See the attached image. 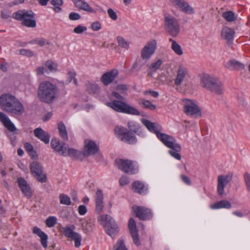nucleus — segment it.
Returning <instances> with one entry per match:
<instances>
[{
    "label": "nucleus",
    "mask_w": 250,
    "mask_h": 250,
    "mask_svg": "<svg viewBox=\"0 0 250 250\" xmlns=\"http://www.w3.org/2000/svg\"><path fill=\"white\" fill-rule=\"evenodd\" d=\"M202 86L212 92L221 95L223 92L221 82L216 77L208 74H203L201 79Z\"/></svg>",
    "instance_id": "7ed1b4c3"
},
{
    "label": "nucleus",
    "mask_w": 250,
    "mask_h": 250,
    "mask_svg": "<svg viewBox=\"0 0 250 250\" xmlns=\"http://www.w3.org/2000/svg\"><path fill=\"white\" fill-rule=\"evenodd\" d=\"M23 25L28 27H35L36 26V22L35 20V18H30L28 20H24V21L22 22Z\"/></svg>",
    "instance_id": "37998d69"
},
{
    "label": "nucleus",
    "mask_w": 250,
    "mask_h": 250,
    "mask_svg": "<svg viewBox=\"0 0 250 250\" xmlns=\"http://www.w3.org/2000/svg\"><path fill=\"white\" fill-rule=\"evenodd\" d=\"M117 40L118 45L120 47L124 48L125 49H128L129 47V44L126 41H125L124 38L121 36H118L117 38Z\"/></svg>",
    "instance_id": "a19ab883"
},
{
    "label": "nucleus",
    "mask_w": 250,
    "mask_h": 250,
    "mask_svg": "<svg viewBox=\"0 0 250 250\" xmlns=\"http://www.w3.org/2000/svg\"><path fill=\"white\" fill-rule=\"evenodd\" d=\"M81 16L77 13L71 12L69 15V18L70 20L75 21L80 19Z\"/></svg>",
    "instance_id": "4d7b16f0"
},
{
    "label": "nucleus",
    "mask_w": 250,
    "mask_h": 250,
    "mask_svg": "<svg viewBox=\"0 0 250 250\" xmlns=\"http://www.w3.org/2000/svg\"><path fill=\"white\" fill-rule=\"evenodd\" d=\"M0 121L9 131L14 132L16 130L14 124L10 121L8 116L1 112H0Z\"/></svg>",
    "instance_id": "b1692460"
},
{
    "label": "nucleus",
    "mask_w": 250,
    "mask_h": 250,
    "mask_svg": "<svg viewBox=\"0 0 250 250\" xmlns=\"http://www.w3.org/2000/svg\"><path fill=\"white\" fill-rule=\"evenodd\" d=\"M58 129L60 137L63 141H67L68 140L67 132L64 124L60 122L58 125Z\"/></svg>",
    "instance_id": "473e14b6"
},
{
    "label": "nucleus",
    "mask_w": 250,
    "mask_h": 250,
    "mask_svg": "<svg viewBox=\"0 0 250 250\" xmlns=\"http://www.w3.org/2000/svg\"><path fill=\"white\" fill-rule=\"evenodd\" d=\"M132 189L136 192L143 194L147 190L144 184L139 181L134 182L132 185Z\"/></svg>",
    "instance_id": "2f4dec72"
},
{
    "label": "nucleus",
    "mask_w": 250,
    "mask_h": 250,
    "mask_svg": "<svg viewBox=\"0 0 250 250\" xmlns=\"http://www.w3.org/2000/svg\"><path fill=\"white\" fill-rule=\"evenodd\" d=\"M184 112L188 116L197 118L201 117V112L199 106L193 101L189 99L183 100Z\"/></svg>",
    "instance_id": "f8f14e48"
},
{
    "label": "nucleus",
    "mask_w": 250,
    "mask_h": 250,
    "mask_svg": "<svg viewBox=\"0 0 250 250\" xmlns=\"http://www.w3.org/2000/svg\"><path fill=\"white\" fill-rule=\"evenodd\" d=\"M188 76V70L183 65H180L177 71V76L174 80L176 86H180Z\"/></svg>",
    "instance_id": "412c9836"
},
{
    "label": "nucleus",
    "mask_w": 250,
    "mask_h": 250,
    "mask_svg": "<svg viewBox=\"0 0 250 250\" xmlns=\"http://www.w3.org/2000/svg\"><path fill=\"white\" fill-rule=\"evenodd\" d=\"M231 208V205L227 200H223L217 202L210 206V208L212 209H218L221 208L229 209Z\"/></svg>",
    "instance_id": "7c9ffc66"
},
{
    "label": "nucleus",
    "mask_w": 250,
    "mask_h": 250,
    "mask_svg": "<svg viewBox=\"0 0 250 250\" xmlns=\"http://www.w3.org/2000/svg\"><path fill=\"white\" fill-rule=\"evenodd\" d=\"M24 148L26 151L29 152H32L34 154L35 153V151L34 150L33 147L32 145H31L30 144L28 143H26L24 144Z\"/></svg>",
    "instance_id": "bf43d9fd"
},
{
    "label": "nucleus",
    "mask_w": 250,
    "mask_h": 250,
    "mask_svg": "<svg viewBox=\"0 0 250 250\" xmlns=\"http://www.w3.org/2000/svg\"><path fill=\"white\" fill-rule=\"evenodd\" d=\"M102 28L101 23L98 21H95L91 24L90 28L94 31H98Z\"/></svg>",
    "instance_id": "de8ad7c7"
},
{
    "label": "nucleus",
    "mask_w": 250,
    "mask_h": 250,
    "mask_svg": "<svg viewBox=\"0 0 250 250\" xmlns=\"http://www.w3.org/2000/svg\"><path fill=\"white\" fill-rule=\"evenodd\" d=\"M107 13L109 17L113 21H116L118 19L116 13L111 8H108L107 10Z\"/></svg>",
    "instance_id": "8fccbe9b"
},
{
    "label": "nucleus",
    "mask_w": 250,
    "mask_h": 250,
    "mask_svg": "<svg viewBox=\"0 0 250 250\" xmlns=\"http://www.w3.org/2000/svg\"><path fill=\"white\" fill-rule=\"evenodd\" d=\"M171 44V49L178 55L181 56L183 54V50L180 44L177 42H173Z\"/></svg>",
    "instance_id": "58836bf2"
},
{
    "label": "nucleus",
    "mask_w": 250,
    "mask_h": 250,
    "mask_svg": "<svg viewBox=\"0 0 250 250\" xmlns=\"http://www.w3.org/2000/svg\"><path fill=\"white\" fill-rule=\"evenodd\" d=\"M30 43H37L41 46H43L45 45H52V43L49 41L44 39H36L30 42Z\"/></svg>",
    "instance_id": "f704fd0d"
},
{
    "label": "nucleus",
    "mask_w": 250,
    "mask_h": 250,
    "mask_svg": "<svg viewBox=\"0 0 250 250\" xmlns=\"http://www.w3.org/2000/svg\"><path fill=\"white\" fill-rule=\"evenodd\" d=\"M30 169L38 181L41 183H44L46 180V176L42 173V167L37 162H33L30 164Z\"/></svg>",
    "instance_id": "4468645a"
},
{
    "label": "nucleus",
    "mask_w": 250,
    "mask_h": 250,
    "mask_svg": "<svg viewBox=\"0 0 250 250\" xmlns=\"http://www.w3.org/2000/svg\"><path fill=\"white\" fill-rule=\"evenodd\" d=\"M165 23L166 32L174 37L177 36L180 30L177 20L170 15H166Z\"/></svg>",
    "instance_id": "6e6552de"
},
{
    "label": "nucleus",
    "mask_w": 250,
    "mask_h": 250,
    "mask_svg": "<svg viewBox=\"0 0 250 250\" xmlns=\"http://www.w3.org/2000/svg\"><path fill=\"white\" fill-rule=\"evenodd\" d=\"M59 89L52 83L45 81L42 82L38 90V96L40 100L46 104L53 103L57 98Z\"/></svg>",
    "instance_id": "f257e3e1"
},
{
    "label": "nucleus",
    "mask_w": 250,
    "mask_h": 250,
    "mask_svg": "<svg viewBox=\"0 0 250 250\" xmlns=\"http://www.w3.org/2000/svg\"><path fill=\"white\" fill-rule=\"evenodd\" d=\"M117 89L121 92H124L128 89V86L126 84H121L117 86Z\"/></svg>",
    "instance_id": "e2e57ef3"
},
{
    "label": "nucleus",
    "mask_w": 250,
    "mask_h": 250,
    "mask_svg": "<svg viewBox=\"0 0 250 250\" xmlns=\"http://www.w3.org/2000/svg\"><path fill=\"white\" fill-rule=\"evenodd\" d=\"M45 66L50 72H55L57 70V65L51 61H46L45 63Z\"/></svg>",
    "instance_id": "a18cd8bd"
},
{
    "label": "nucleus",
    "mask_w": 250,
    "mask_h": 250,
    "mask_svg": "<svg viewBox=\"0 0 250 250\" xmlns=\"http://www.w3.org/2000/svg\"><path fill=\"white\" fill-rule=\"evenodd\" d=\"M118 74L117 69H112L110 71L104 73L101 78V82L105 85H107L112 83Z\"/></svg>",
    "instance_id": "4be33fe9"
},
{
    "label": "nucleus",
    "mask_w": 250,
    "mask_h": 250,
    "mask_svg": "<svg viewBox=\"0 0 250 250\" xmlns=\"http://www.w3.org/2000/svg\"><path fill=\"white\" fill-rule=\"evenodd\" d=\"M133 209L136 216L140 220H148L152 216V213L148 208L143 207H134Z\"/></svg>",
    "instance_id": "a211bd4d"
},
{
    "label": "nucleus",
    "mask_w": 250,
    "mask_h": 250,
    "mask_svg": "<svg viewBox=\"0 0 250 250\" xmlns=\"http://www.w3.org/2000/svg\"><path fill=\"white\" fill-rule=\"evenodd\" d=\"M33 232L40 238V242L44 248L46 249L47 247L48 236L47 234L37 227L33 228Z\"/></svg>",
    "instance_id": "bb28decb"
},
{
    "label": "nucleus",
    "mask_w": 250,
    "mask_h": 250,
    "mask_svg": "<svg viewBox=\"0 0 250 250\" xmlns=\"http://www.w3.org/2000/svg\"><path fill=\"white\" fill-rule=\"evenodd\" d=\"M87 30V27L79 25L73 29V32L76 34H82Z\"/></svg>",
    "instance_id": "3c124183"
},
{
    "label": "nucleus",
    "mask_w": 250,
    "mask_h": 250,
    "mask_svg": "<svg viewBox=\"0 0 250 250\" xmlns=\"http://www.w3.org/2000/svg\"><path fill=\"white\" fill-rule=\"evenodd\" d=\"M96 204V208H95V211L97 213H100L102 212L104 205H103V201L101 202H95Z\"/></svg>",
    "instance_id": "5fc2aeb1"
},
{
    "label": "nucleus",
    "mask_w": 250,
    "mask_h": 250,
    "mask_svg": "<svg viewBox=\"0 0 250 250\" xmlns=\"http://www.w3.org/2000/svg\"><path fill=\"white\" fill-rule=\"evenodd\" d=\"M19 52L21 55L28 57H32L34 55V52L32 51L26 49H21L20 50Z\"/></svg>",
    "instance_id": "09e8293b"
},
{
    "label": "nucleus",
    "mask_w": 250,
    "mask_h": 250,
    "mask_svg": "<svg viewBox=\"0 0 250 250\" xmlns=\"http://www.w3.org/2000/svg\"><path fill=\"white\" fill-rule=\"evenodd\" d=\"M169 4L188 14L194 13V9L184 0H169Z\"/></svg>",
    "instance_id": "2eb2a0df"
},
{
    "label": "nucleus",
    "mask_w": 250,
    "mask_h": 250,
    "mask_svg": "<svg viewBox=\"0 0 250 250\" xmlns=\"http://www.w3.org/2000/svg\"><path fill=\"white\" fill-rule=\"evenodd\" d=\"M112 95L115 98L118 99L119 100H124L123 97L116 92H113L112 93Z\"/></svg>",
    "instance_id": "774afa93"
},
{
    "label": "nucleus",
    "mask_w": 250,
    "mask_h": 250,
    "mask_svg": "<svg viewBox=\"0 0 250 250\" xmlns=\"http://www.w3.org/2000/svg\"><path fill=\"white\" fill-rule=\"evenodd\" d=\"M181 178L183 182L188 185H190L191 184L190 179L185 175H181Z\"/></svg>",
    "instance_id": "0e129e2a"
},
{
    "label": "nucleus",
    "mask_w": 250,
    "mask_h": 250,
    "mask_svg": "<svg viewBox=\"0 0 250 250\" xmlns=\"http://www.w3.org/2000/svg\"><path fill=\"white\" fill-rule=\"evenodd\" d=\"M98 221L104 229L106 233L111 237L119 232V228L115 220L108 215H102L98 217Z\"/></svg>",
    "instance_id": "39448f33"
},
{
    "label": "nucleus",
    "mask_w": 250,
    "mask_h": 250,
    "mask_svg": "<svg viewBox=\"0 0 250 250\" xmlns=\"http://www.w3.org/2000/svg\"><path fill=\"white\" fill-rule=\"evenodd\" d=\"M0 105L3 110L11 114L20 115L23 113L22 104L9 94H4L0 97Z\"/></svg>",
    "instance_id": "f03ea898"
},
{
    "label": "nucleus",
    "mask_w": 250,
    "mask_h": 250,
    "mask_svg": "<svg viewBox=\"0 0 250 250\" xmlns=\"http://www.w3.org/2000/svg\"><path fill=\"white\" fill-rule=\"evenodd\" d=\"M148 94H150L152 95V96L155 98L158 97L159 95L158 92L152 90L146 91L144 92V94L146 95Z\"/></svg>",
    "instance_id": "69168bd1"
},
{
    "label": "nucleus",
    "mask_w": 250,
    "mask_h": 250,
    "mask_svg": "<svg viewBox=\"0 0 250 250\" xmlns=\"http://www.w3.org/2000/svg\"><path fill=\"white\" fill-rule=\"evenodd\" d=\"M51 146L56 152L64 157L69 156L77 159L82 155L80 151L74 148H69L68 145L63 142H60L57 139L52 140Z\"/></svg>",
    "instance_id": "20e7f679"
},
{
    "label": "nucleus",
    "mask_w": 250,
    "mask_h": 250,
    "mask_svg": "<svg viewBox=\"0 0 250 250\" xmlns=\"http://www.w3.org/2000/svg\"><path fill=\"white\" fill-rule=\"evenodd\" d=\"M104 196L102 190L98 189L95 195V202L103 201Z\"/></svg>",
    "instance_id": "603ef678"
},
{
    "label": "nucleus",
    "mask_w": 250,
    "mask_h": 250,
    "mask_svg": "<svg viewBox=\"0 0 250 250\" xmlns=\"http://www.w3.org/2000/svg\"><path fill=\"white\" fill-rule=\"evenodd\" d=\"M115 250H127L124 241L123 240H119L114 246Z\"/></svg>",
    "instance_id": "c03bdc74"
},
{
    "label": "nucleus",
    "mask_w": 250,
    "mask_h": 250,
    "mask_svg": "<svg viewBox=\"0 0 250 250\" xmlns=\"http://www.w3.org/2000/svg\"><path fill=\"white\" fill-rule=\"evenodd\" d=\"M232 177V174L231 173L218 176L217 179V192L219 195L222 196L223 195L224 188L231 180Z\"/></svg>",
    "instance_id": "f3484780"
},
{
    "label": "nucleus",
    "mask_w": 250,
    "mask_h": 250,
    "mask_svg": "<svg viewBox=\"0 0 250 250\" xmlns=\"http://www.w3.org/2000/svg\"><path fill=\"white\" fill-rule=\"evenodd\" d=\"M222 17L229 22L233 21L236 19L234 13L230 11L224 12L222 14Z\"/></svg>",
    "instance_id": "4c0bfd02"
},
{
    "label": "nucleus",
    "mask_w": 250,
    "mask_h": 250,
    "mask_svg": "<svg viewBox=\"0 0 250 250\" xmlns=\"http://www.w3.org/2000/svg\"><path fill=\"white\" fill-rule=\"evenodd\" d=\"M127 126L130 131L137 133L139 131L140 127L138 124L133 121H129L127 123Z\"/></svg>",
    "instance_id": "e433bc0d"
},
{
    "label": "nucleus",
    "mask_w": 250,
    "mask_h": 250,
    "mask_svg": "<svg viewBox=\"0 0 250 250\" xmlns=\"http://www.w3.org/2000/svg\"><path fill=\"white\" fill-rule=\"evenodd\" d=\"M87 212V208L84 205H80L78 208V212L80 215H84Z\"/></svg>",
    "instance_id": "052dcab7"
},
{
    "label": "nucleus",
    "mask_w": 250,
    "mask_h": 250,
    "mask_svg": "<svg viewBox=\"0 0 250 250\" xmlns=\"http://www.w3.org/2000/svg\"><path fill=\"white\" fill-rule=\"evenodd\" d=\"M106 104L116 112L133 115L140 114L137 109L121 101L115 100L112 102L107 103Z\"/></svg>",
    "instance_id": "423d86ee"
},
{
    "label": "nucleus",
    "mask_w": 250,
    "mask_h": 250,
    "mask_svg": "<svg viewBox=\"0 0 250 250\" xmlns=\"http://www.w3.org/2000/svg\"><path fill=\"white\" fill-rule=\"evenodd\" d=\"M157 47V42L153 40L148 42L141 51V57L144 60L149 59L155 52Z\"/></svg>",
    "instance_id": "dca6fc26"
},
{
    "label": "nucleus",
    "mask_w": 250,
    "mask_h": 250,
    "mask_svg": "<svg viewBox=\"0 0 250 250\" xmlns=\"http://www.w3.org/2000/svg\"><path fill=\"white\" fill-rule=\"evenodd\" d=\"M234 33L233 29L228 27H225L222 30L221 35L225 40L228 42L231 43L233 40Z\"/></svg>",
    "instance_id": "c756f323"
},
{
    "label": "nucleus",
    "mask_w": 250,
    "mask_h": 250,
    "mask_svg": "<svg viewBox=\"0 0 250 250\" xmlns=\"http://www.w3.org/2000/svg\"><path fill=\"white\" fill-rule=\"evenodd\" d=\"M76 227L74 225H67L65 227H61V232L66 237L74 241L75 246L79 247L81 245L82 236L78 232L74 231Z\"/></svg>",
    "instance_id": "0eeeda50"
},
{
    "label": "nucleus",
    "mask_w": 250,
    "mask_h": 250,
    "mask_svg": "<svg viewBox=\"0 0 250 250\" xmlns=\"http://www.w3.org/2000/svg\"><path fill=\"white\" fill-rule=\"evenodd\" d=\"M244 178L247 189L250 191V174L248 173H246L244 174Z\"/></svg>",
    "instance_id": "13d9d810"
},
{
    "label": "nucleus",
    "mask_w": 250,
    "mask_h": 250,
    "mask_svg": "<svg viewBox=\"0 0 250 250\" xmlns=\"http://www.w3.org/2000/svg\"><path fill=\"white\" fill-rule=\"evenodd\" d=\"M157 137L167 147L177 151H181V146L176 143V139L173 136L160 132Z\"/></svg>",
    "instance_id": "ddd939ff"
},
{
    "label": "nucleus",
    "mask_w": 250,
    "mask_h": 250,
    "mask_svg": "<svg viewBox=\"0 0 250 250\" xmlns=\"http://www.w3.org/2000/svg\"><path fill=\"white\" fill-rule=\"evenodd\" d=\"M73 2L75 6L79 10L92 13L95 12V10L89 4L83 0H73Z\"/></svg>",
    "instance_id": "393cba45"
},
{
    "label": "nucleus",
    "mask_w": 250,
    "mask_h": 250,
    "mask_svg": "<svg viewBox=\"0 0 250 250\" xmlns=\"http://www.w3.org/2000/svg\"><path fill=\"white\" fill-rule=\"evenodd\" d=\"M83 153L85 156L95 155L97 161H100L102 159L103 157L100 152L99 146L95 142L90 140L84 141Z\"/></svg>",
    "instance_id": "9d476101"
},
{
    "label": "nucleus",
    "mask_w": 250,
    "mask_h": 250,
    "mask_svg": "<svg viewBox=\"0 0 250 250\" xmlns=\"http://www.w3.org/2000/svg\"><path fill=\"white\" fill-rule=\"evenodd\" d=\"M225 67L230 70H241L244 69L245 65L243 63L235 60H231L228 62L225 65Z\"/></svg>",
    "instance_id": "c85d7f7f"
},
{
    "label": "nucleus",
    "mask_w": 250,
    "mask_h": 250,
    "mask_svg": "<svg viewBox=\"0 0 250 250\" xmlns=\"http://www.w3.org/2000/svg\"><path fill=\"white\" fill-rule=\"evenodd\" d=\"M129 182L128 178L125 176H123L119 180V183L121 186L127 185Z\"/></svg>",
    "instance_id": "6e6d98bb"
},
{
    "label": "nucleus",
    "mask_w": 250,
    "mask_h": 250,
    "mask_svg": "<svg viewBox=\"0 0 250 250\" xmlns=\"http://www.w3.org/2000/svg\"><path fill=\"white\" fill-rule=\"evenodd\" d=\"M180 151H177L176 150H174L173 149L169 150L168 151V153L174 158L178 160H180L181 159V156L180 154L179 153Z\"/></svg>",
    "instance_id": "864d4df0"
},
{
    "label": "nucleus",
    "mask_w": 250,
    "mask_h": 250,
    "mask_svg": "<svg viewBox=\"0 0 250 250\" xmlns=\"http://www.w3.org/2000/svg\"><path fill=\"white\" fill-rule=\"evenodd\" d=\"M162 64V61L161 59L158 60L156 62H154L151 64L149 66V69L154 71L158 70Z\"/></svg>",
    "instance_id": "49530a36"
},
{
    "label": "nucleus",
    "mask_w": 250,
    "mask_h": 250,
    "mask_svg": "<svg viewBox=\"0 0 250 250\" xmlns=\"http://www.w3.org/2000/svg\"><path fill=\"white\" fill-rule=\"evenodd\" d=\"M139 104L143 105L144 108H148L150 110H154L156 108V106L148 100L140 99L139 101Z\"/></svg>",
    "instance_id": "72a5a7b5"
},
{
    "label": "nucleus",
    "mask_w": 250,
    "mask_h": 250,
    "mask_svg": "<svg viewBox=\"0 0 250 250\" xmlns=\"http://www.w3.org/2000/svg\"><path fill=\"white\" fill-rule=\"evenodd\" d=\"M34 135L45 144H48L50 140V136L48 133L44 131L42 128L38 127L34 131Z\"/></svg>",
    "instance_id": "a878e982"
},
{
    "label": "nucleus",
    "mask_w": 250,
    "mask_h": 250,
    "mask_svg": "<svg viewBox=\"0 0 250 250\" xmlns=\"http://www.w3.org/2000/svg\"><path fill=\"white\" fill-rule=\"evenodd\" d=\"M34 16L35 14L31 10H22L14 13L12 17L16 20L24 21V20H28L31 18H34Z\"/></svg>",
    "instance_id": "6ab92c4d"
},
{
    "label": "nucleus",
    "mask_w": 250,
    "mask_h": 250,
    "mask_svg": "<svg viewBox=\"0 0 250 250\" xmlns=\"http://www.w3.org/2000/svg\"><path fill=\"white\" fill-rule=\"evenodd\" d=\"M60 203L61 204L69 206L71 205V200L68 195L61 193L59 195Z\"/></svg>",
    "instance_id": "c9c22d12"
},
{
    "label": "nucleus",
    "mask_w": 250,
    "mask_h": 250,
    "mask_svg": "<svg viewBox=\"0 0 250 250\" xmlns=\"http://www.w3.org/2000/svg\"><path fill=\"white\" fill-rule=\"evenodd\" d=\"M86 90L89 93H95L99 90V87L96 84L89 83L86 85Z\"/></svg>",
    "instance_id": "79ce46f5"
},
{
    "label": "nucleus",
    "mask_w": 250,
    "mask_h": 250,
    "mask_svg": "<svg viewBox=\"0 0 250 250\" xmlns=\"http://www.w3.org/2000/svg\"><path fill=\"white\" fill-rule=\"evenodd\" d=\"M115 132L120 140L124 142L129 144H133L137 142L135 136L125 127L116 126L115 128Z\"/></svg>",
    "instance_id": "9b49d317"
},
{
    "label": "nucleus",
    "mask_w": 250,
    "mask_h": 250,
    "mask_svg": "<svg viewBox=\"0 0 250 250\" xmlns=\"http://www.w3.org/2000/svg\"><path fill=\"white\" fill-rule=\"evenodd\" d=\"M50 2L52 5L55 6H60L62 5L63 3L62 0H52Z\"/></svg>",
    "instance_id": "338daca9"
},
{
    "label": "nucleus",
    "mask_w": 250,
    "mask_h": 250,
    "mask_svg": "<svg viewBox=\"0 0 250 250\" xmlns=\"http://www.w3.org/2000/svg\"><path fill=\"white\" fill-rule=\"evenodd\" d=\"M115 162L117 167L125 173L133 174L138 171V167L134 161L117 159Z\"/></svg>",
    "instance_id": "1a4fd4ad"
},
{
    "label": "nucleus",
    "mask_w": 250,
    "mask_h": 250,
    "mask_svg": "<svg viewBox=\"0 0 250 250\" xmlns=\"http://www.w3.org/2000/svg\"><path fill=\"white\" fill-rule=\"evenodd\" d=\"M57 219L55 216H49L45 220L46 225L49 228H52L57 224Z\"/></svg>",
    "instance_id": "ea45409f"
},
{
    "label": "nucleus",
    "mask_w": 250,
    "mask_h": 250,
    "mask_svg": "<svg viewBox=\"0 0 250 250\" xmlns=\"http://www.w3.org/2000/svg\"><path fill=\"white\" fill-rule=\"evenodd\" d=\"M11 13L7 10L2 11L1 12V17L2 19H7L11 17Z\"/></svg>",
    "instance_id": "680f3d73"
},
{
    "label": "nucleus",
    "mask_w": 250,
    "mask_h": 250,
    "mask_svg": "<svg viewBox=\"0 0 250 250\" xmlns=\"http://www.w3.org/2000/svg\"><path fill=\"white\" fill-rule=\"evenodd\" d=\"M17 183L24 196L28 198H30L32 196L31 188L26 181L21 177L18 178Z\"/></svg>",
    "instance_id": "5701e85b"
},
{
    "label": "nucleus",
    "mask_w": 250,
    "mask_h": 250,
    "mask_svg": "<svg viewBox=\"0 0 250 250\" xmlns=\"http://www.w3.org/2000/svg\"><path fill=\"white\" fill-rule=\"evenodd\" d=\"M142 123L149 130L150 132L156 134V136L160 133L159 129L160 128V125L158 124L151 122L149 120L143 119L142 120Z\"/></svg>",
    "instance_id": "cd10ccee"
},
{
    "label": "nucleus",
    "mask_w": 250,
    "mask_h": 250,
    "mask_svg": "<svg viewBox=\"0 0 250 250\" xmlns=\"http://www.w3.org/2000/svg\"><path fill=\"white\" fill-rule=\"evenodd\" d=\"M128 226L134 243L136 246H139L141 243L139 238L136 222L133 218H131L129 219Z\"/></svg>",
    "instance_id": "aec40b11"
}]
</instances>
